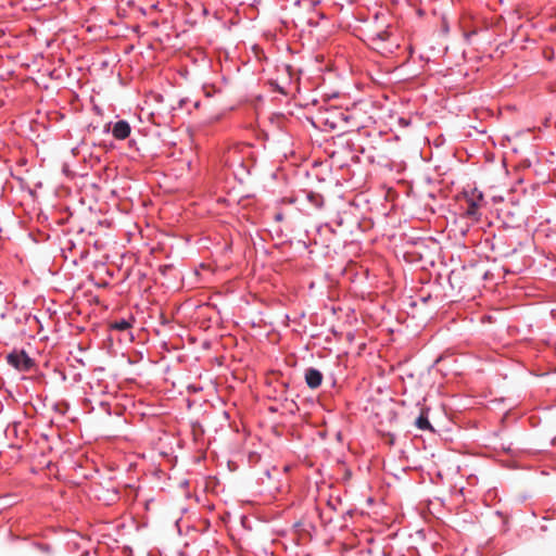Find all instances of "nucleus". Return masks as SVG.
Instances as JSON below:
<instances>
[{"label":"nucleus","mask_w":556,"mask_h":556,"mask_svg":"<svg viewBox=\"0 0 556 556\" xmlns=\"http://www.w3.org/2000/svg\"><path fill=\"white\" fill-rule=\"evenodd\" d=\"M308 200L316 206L321 207L324 205V199L319 194L309 193Z\"/></svg>","instance_id":"0eeeda50"},{"label":"nucleus","mask_w":556,"mask_h":556,"mask_svg":"<svg viewBox=\"0 0 556 556\" xmlns=\"http://www.w3.org/2000/svg\"><path fill=\"white\" fill-rule=\"evenodd\" d=\"M112 134L118 140L126 139L130 135V126L126 121H118L114 125Z\"/></svg>","instance_id":"7ed1b4c3"},{"label":"nucleus","mask_w":556,"mask_h":556,"mask_svg":"<svg viewBox=\"0 0 556 556\" xmlns=\"http://www.w3.org/2000/svg\"><path fill=\"white\" fill-rule=\"evenodd\" d=\"M415 425L420 430H430L433 431L432 426L428 419V409H421L420 415L415 420Z\"/></svg>","instance_id":"20e7f679"},{"label":"nucleus","mask_w":556,"mask_h":556,"mask_svg":"<svg viewBox=\"0 0 556 556\" xmlns=\"http://www.w3.org/2000/svg\"><path fill=\"white\" fill-rule=\"evenodd\" d=\"M305 381L311 389H316L323 382V374L315 368H308L305 371Z\"/></svg>","instance_id":"f03ea898"},{"label":"nucleus","mask_w":556,"mask_h":556,"mask_svg":"<svg viewBox=\"0 0 556 556\" xmlns=\"http://www.w3.org/2000/svg\"><path fill=\"white\" fill-rule=\"evenodd\" d=\"M8 363L20 371H29L34 367V361L24 352H12L7 357Z\"/></svg>","instance_id":"f257e3e1"},{"label":"nucleus","mask_w":556,"mask_h":556,"mask_svg":"<svg viewBox=\"0 0 556 556\" xmlns=\"http://www.w3.org/2000/svg\"><path fill=\"white\" fill-rule=\"evenodd\" d=\"M478 211H479V204L476 201L470 200L468 203V207L466 210V215L473 219H478Z\"/></svg>","instance_id":"39448f33"},{"label":"nucleus","mask_w":556,"mask_h":556,"mask_svg":"<svg viewBox=\"0 0 556 556\" xmlns=\"http://www.w3.org/2000/svg\"><path fill=\"white\" fill-rule=\"evenodd\" d=\"M131 327L130 323L126 319H121L111 324V328L119 331L127 330Z\"/></svg>","instance_id":"423d86ee"},{"label":"nucleus","mask_w":556,"mask_h":556,"mask_svg":"<svg viewBox=\"0 0 556 556\" xmlns=\"http://www.w3.org/2000/svg\"><path fill=\"white\" fill-rule=\"evenodd\" d=\"M381 40H387L389 33L387 30L381 31L377 35Z\"/></svg>","instance_id":"6e6552de"}]
</instances>
